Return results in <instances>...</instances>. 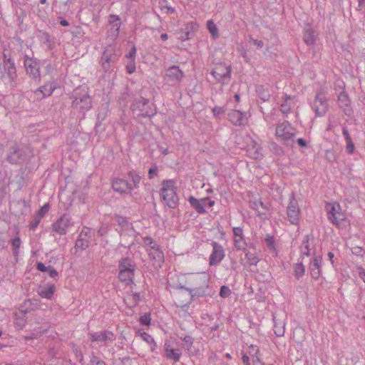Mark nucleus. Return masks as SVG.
<instances>
[{
  "label": "nucleus",
  "instance_id": "nucleus-1",
  "mask_svg": "<svg viewBox=\"0 0 365 365\" xmlns=\"http://www.w3.org/2000/svg\"><path fill=\"white\" fill-rule=\"evenodd\" d=\"M72 108L75 111L85 113L92 106L91 97L84 88H77L73 93Z\"/></svg>",
  "mask_w": 365,
  "mask_h": 365
},
{
  "label": "nucleus",
  "instance_id": "nucleus-2",
  "mask_svg": "<svg viewBox=\"0 0 365 365\" xmlns=\"http://www.w3.org/2000/svg\"><path fill=\"white\" fill-rule=\"evenodd\" d=\"M296 133L297 130L287 120L278 123L275 129L277 138L287 146L294 144Z\"/></svg>",
  "mask_w": 365,
  "mask_h": 365
},
{
  "label": "nucleus",
  "instance_id": "nucleus-3",
  "mask_svg": "<svg viewBox=\"0 0 365 365\" xmlns=\"http://www.w3.org/2000/svg\"><path fill=\"white\" fill-rule=\"evenodd\" d=\"M176 190L177 187L175 180H165L162 182V199L170 208H175L178 205V196Z\"/></svg>",
  "mask_w": 365,
  "mask_h": 365
},
{
  "label": "nucleus",
  "instance_id": "nucleus-4",
  "mask_svg": "<svg viewBox=\"0 0 365 365\" xmlns=\"http://www.w3.org/2000/svg\"><path fill=\"white\" fill-rule=\"evenodd\" d=\"M132 110L135 115L143 117H151L156 113L154 105L144 98L135 101Z\"/></svg>",
  "mask_w": 365,
  "mask_h": 365
},
{
  "label": "nucleus",
  "instance_id": "nucleus-5",
  "mask_svg": "<svg viewBox=\"0 0 365 365\" xmlns=\"http://www.w3.org/2000/svg\"><path fill=\"white\" fill-rule=\"evenodd\" d=\"M120 54L117 53L116 48L113 46L106 47L101 58V66L104 71L107 72L111 70L113 65L118 60Z\"/></svg>",
  "mask_w": 365,
  "mask_h": 365
},
{
  "label": "nucleus",
  "instance_id": "nucleus-6",
  "mask_svg": "<svg viewBox=\"0 0 365 365\" xmlns=\"http://www.w3.org/2000/svg\"><path fill=\"white\" fill-rule=\"evenodd\" d=\"M328 219L336 226H341L346 220V214L341 211V208L338 203H328L326 205Z\"/></svg>",
  "mask_w": 365,
  "mask_h": 365
},
{
  "label": "nucleus",
  "instance_id": "nucleus-7",
  "mask_svg": "<svg viewBox=\"0 0 365 365\" xmlns=\"http://www.w3.org/2000/svg\"><path fill=\"white\" fill-rule=\"evenodd\" d=\"M24 67L26 73L35 82L38 83L41 81L40 64L41 62L36 59L26 56L24 58Z\"/></svg>",
  "mask_w": 365,
  "mask_h": 365
},
{
  "label": "nucleus",
  "instance_id": "nucleus-8",
  "mask_svg": "<svg viewBox=\"0 0 365 365\" xmlns=\"http://www.w3.org/2000/svg\"><path fill=\"white\" fill-rule=\"evenodd\" d=\"M312 108L317 116L322 117L327 113L329 104L326 95L322 89L317 91Z\"/></svg>",
  "mask_w": 365,
  "mask_h": 365
},
{
  "label": "nucleus",
  "instance_id": "nucleus-9",
  "mask_svg": "<svg viewBox=\"0 0 365 365\" xmlns=\"http://www.w3.org/2000/svg\"><path fill=\"white\" fill-rule=\"evenodd\" d=\"M143 242L147 246V251L150 257L155 260L158 264L163 262L164 255L159 246L155 243L152 238L145 237Z\"/></svg>",
  "mask_w": 365,
  "mask_h": 365
},
{
  "label": "nucleus",
  "instance_id": "nucleus-10",
  "mask_svg": "<svg viewBox=\"0 0 365 365\" xmlns=\"http://www.w3.org/2000/svg\"><path fill=\"white\" fill-rule=\"evenodd\" d=\"M300 208L295 199L294 194L292 192L289 197V202L287 209V214L289 221L293 225H298L300 218Z\"/></svg>",
  "mask_w": 365,
  "mask_h": 365
},
{
  "label": "nucleus",
  "instance_id": "nucleus-11",
  "mask_svg": "<svg viewBox=\"0 0 365 365\" xmlns=\"http://www.w3.org/2000/svg\"><path fill=\"white\" fill-rule=\"evenodd\" d=\"M230 73L231 69L230 66L225 64H219L212 69L211 75L217 82L226 84L230 80Z\"/></svg>",
  "mask_w": 365,
  "mask_h": 365
},
{
  "label": "nucleus",
  "instance_id": "nucleus-12",
  "mask_svg": "<svg viewBox=\"0 0 365 365\" xmlns=\"http://www.w3.org/2000/svg\"><path fill=\"white\" fill-rule=\"evenodd\" d=\"M73 225V222L68 215H62L56 222L53 223V230L60 235H66L69 228Z\"/></svg>",
  "mask_w": 365,
  "mask_h": 365
},
{
  "label": "nucleus",
  "instance_id": "nucleus-13",
  "mask_svg": "<svg viewBox=\"0 0 365 365\" xmlns=\"http://www.w3.org/2000/svg\"><path fill=\"white\" fill-rule=\"evenodd\" d=\"M184 73L177 66L169 67L164 77L165 81L171 86L178 84L183 78Z\"/></svg>",
  "mask_w": 365,
  "mask_h": 365
},
{
  "label": "nucleus",
  "instance_id": "nucleus-14",
  "mask_svg": "<svg viewBox=\"0 0 365 365\" xmlns=\"http://www.w3.org/2000/svg\"><path fill=\"white\" fill-rule=\"evenodd\" d=\"M337 86L341 90L338 94V105L346 115L350 116L353 113L351 100L348 94L344 91L343 86L339 84Z\"/></svg>",
  "mask_w": 365,
  "mask_h": 365
},
{
  "label": "nucleus",
  "instance_id": "nucleus-15",
  "mask_svg": "<svg viewBox=\"0 0 365 365\" xmlns=\"http://www.w3.org/2000/svg\"><path fill=\"white\" fill-rule=\"evenodd\" d=\"M108 26V36H110L112 39H115L119 35L120 28L121 26L120 17L118 15H110Z\"/></svg>",
  "mask_w": 365,
  "mask_h": 365
},
{
  "label": "nucleus",
  "instance_id": "nucleus-16",
  "mask_svg": "<svg viewBox=\"0 0 365 365\" xmlns=\"http://www.w3.org/2000/svg\"><path fill=\"white\" fill-rule=\"evenodd\" d=\"M212 245L213 250L210 257V264L212 265L221 262L225 255L224 250L220 245L215 242H212Z\"/></svg>",
  "mask_w": 365,
  "mask_h": 365
},
{
  "label": "nucleus",
  "instance_id": "nucleus-17",
  "mask_svg": "<svg viewBox=\"0 0 365 365\" xmlns=\"http://www.w3.org/2000/svg\"><path fill=\"white\" fill-rule=\"evenodd\" d=\"M89 336L93 341H113L115 340V335L109 331L90 332Z\"/></svg>",
  "mask_w": 365,
  "mask_h": 365
},
{
  "label": "nucleus",
  "instance_id": "nucleus-18",
  "mask_svg": "<svg viewBox=\"0 0 365 365\" xmlns=\"http://www.w3.org/2000/svg\"><path fill=\"white\" fill-rule=\"evenodd\" d=\"M113 189L119 193H128L132 190L131 185L125 180L118 178L113 181Z\"/></svg>",
  "mask_w": 365,
  "mask_h": 365
},
{
  "label": "nucleus",
  "instance_id": "nucleus-19",
  "mask_svg": "<svg viewBox=\"0 0 365 365\" xmlns=\"http://www.w3.org/2000/svg\"><path fill=\"white\" fill-rule=\"evenodd\" d=\"M208 200V197H204L200 200H198L192 196L189 197L188 202L190 205L198 212L200 214H204L207 211L205 210V207L207 205V201Z\"/></svg>",
  "mask_w": 365,
  "mask_h": 365
},
{
  "label": "nucleus",
  "instance_id": "nucleus-20",
  "mask_svg": "<svg viewBox=\"0 0 365 365\" xmlns=\"http://www.w3.org/2000/svg\"><path fill=\"white\" fill-rule=\"evenodd\" d=\"M228 120L235 125H241L246 120V115L238 110H231L227 113Z\"/></svg>",
  "mask_w": 365,
  "mask_h": 365
},
{
  "label": "nucleus",
  "instance_id": "nucleus-21",
  "mask_svg": "<svg viewBox=\"0 0 365 365\" xmlns=\"http://www.w3.org/2000/svg\"><path fill=\"white\" fill-rule=\"evenodd\" d=\"M55 89V86L51 83H46L42 87L39 88L34 91V95L36 99H42L45 97L49 96L52 94Z\"/></svg>",
  "mask_w": 365,
  "mask_h": 365
},
{
  "label": "nucleus",
  "instance_id": "nucleus-22",
  "mask_svg": "<svg viewBox=\"0 0 365 365\" xmlns=\"http://www.w3.org/2000/svg\"><path fill=\"white\" fill-rule=\"evenodd\" d=\"M56 287L54 284H47L43 286H40L38 289V294L42 298L51 299L54 294Z\"/></svg>",
  "mask_w": 365,
  "mask_h": 365
},
{
  "label": "nucleus",
  "instance_id": "nucleus-23",
  "mask_svg": "<svg viewBox=\"0 0 365 365\" xmlns=\"http://www.w3.org/2000/svg\"><path fill=\"white\" fill-rule=\"evenodd\" d=\"M322 257L320 256L315 257L309 264L310 274L312 278L318 279L320 275V264Z\"/></svg>",
  "mask_w": 365,
  "mask_h": 365
},
{
  "label": "nucleus",
  "instance_id": "nucleus-24",
  "mask_svg": "<svg viewBox=\"0 0 365 365\" xmlns=\"http://www.w3.org/2000/svg\"><path fill=\"white\" fill-rule=\"evenodd\" d=\"M4 58L6 74L11 81H14L16 78L15 64L10 58L6 59V56H4Z\"/></svg>",
  "mask_w": 365,
  "mask_h": 365
},
{
  "label": "nucleus",
  "instance_id": "nucleus-25",
  "mask_svg": "<svg viewBox=\"0 0 365 365\" xmlns=\"http://www.w3.org/2000/svg\"><path fill=\"white\" fill-rule=\"evenodd\" d=\"M317 34L314 30L309 27L304 31V41L308 46H313L317 40Z\"/></svg>",
  "mask_w": 365,
  "mask_h": 365
},
{
  "label": "nucleus",
  "instance_id": "nucleus-26",
  "mask_svg": "<svg viewBox=\"0 0 365 365\" xmlns=\"http://www.w3.org/2000/svg\"><path fill=\"white\" fill-rule=\"evenodd\" d=\"M252 210H255L257 215L262 220H266L269 217V210L266 206L264 205V203L262 202H255L252 203Z\"/></svg>",
  "mask_w": 365,
  "mask_h": 365
},
{
  "label": "nucleus",
  "instance_id": "nucleus-27",
  "mask_svg": "<svg viewBox=\"0 0 365 365\" xmlns=\"http://www.w3.org/2000/svg\"><path fill=\"white\" fill-rule=\"evenodd\" d=\"M165 356L168 359L178 361L181 356V352L178 349L172 348L169 344L165 345Z\"/></svg>",
  "mask_w": 365,
  "mask_h": 365
},
{
  "label": "nucleus",
  "instance_id": "nucleus-28",
  "mask_svg": "<svg viewBox=\"0 0 365 365\" xmlns=\"http://www.w3.org/2000/svg\"><path fill=\"white\" fill-rule=\"evenodd\" d=\"M36 268L38 271L42 272H47L50 277L56 278L58 275V272L51 266H46L42 262L37 263Z\"/></svg>",
  "mask_w": 365,
  "mask_h": 365
},
{
  "label": "nucleus",
  "instance_id": "nucleus-29",
  "mask_svg": "<svg viewBox=\"0 0 365 365\" xmlns=\"http://www.w3.org/2000/svg\"><path fill=\"white\" fill-rule=\"evenodd\" d=\"M26 311L20 310L15 313L14 324L19 329H23L26 325Z\"/></svg>",
  "mask_w": 365,
  "mask_h": 365
},
{
  "label": "nucleus",
  "instance_id": "nucleus-30",
  "mask_svg": "<svg viewBox=\"0 0 365 365\" xmlns=\"http://www.w3.org/2000/svg\"><path fill=\"white\" fill-rule=\"evenodd\" d=\"M135 270H123L119 272L118 278L120 281L129 284L133 282Z\"/></svg>",
  "mask_w": 365,
  "mask_h": 365
},
{
  "label": "nucleus",
  "instance_id": "nucleus-31",
  "mask_svg": "<svg viewBox=\"0 0 365 365\" xmlns=\"http://www.w3.org/2000/svg\"><path fill=\"white\" fill-rule=\"evenodd\" d=\"M119 272L123 270H135V266L129 258H122L118 264Z\"/></svg>",
  "mask_w": 365,
  "mask_h": 365
},
{
  "label": "nucleus",
  "instance_id": "nucleus-32",
  "mask_svg": "<svg viewBox=\"0 0 365 365\" xmlns=\"http://www.w3.org/2000/svg\"><path fill=\"white\" fill-rule=\"evenodd\" d=\"M138 334H139V335H140L143 340L145 341V342H147L150 345L151 351H154L157 348V344H156L154 339L153 338V336H151L150 334H148L146 332L139 331Z\"/></svg>",
  "mask_w": 365,
  "mask_h": 365
},
{
  "label": "nucleus",
  "instance_id": "nucleus-33",
  "mask_svg": "<svg viewBox=\"0 0 365 365\" xmlns=\"http://www.w3.org/2000/svg\"><path fill=\"white\" fill-rule=\"evenodd\" d=\"M284 102L280 105V110L283 113H288L292 107V101L290 96L284 95Z\"/></svg>",
  "mask_w": 365,
  "mask_h": 365
},
{
  "label": "nucleus",
  "instance_id": "nucleus-34",
  "mask_svg": "<svg viewBox=\"0 0 365 365\" xmlns=\"http://www.w3.org/2000/svg\"><path fill=\"white\" fill-rule=\"evenodd\" d=\"M256 93H257L259 98L263 101H269L270 98L269 92L267 89L264 88L262 86H257L256 87Z\"/></svg>",
  "mask_w": 365,
  "mask_h": 365
},
{
  "label": "nucleus",
  "instance_id": "nucleus-35",
  "mask_svg": "<svg viewBox=\"0 0 365 365\" xmlns=\"http://www.w3.org/2000/svg\"><path fill=\"white\" fill-rule=\"evenodd\" d=\"M207 27L209 32L214 38H217L219 36L218 28L212 20L207 21Z\"/></svg>",
  "mask_w": 365,
  "mask_h": 365
},
{
  "label": "nucleus",
  "instance_id": "nucleus-36",
  "mask_svg": "<svg viewBox=\"0 0 365 365\" xmlns=\"http://www.w3.org/2000/svg\"><path fill=\"white\" fill-rule=\"evenodd\" d=\"M13 254L15 257H17L19 252V248L21 245V240L19 237H16L11 240Z\"/></svg>",
  "mask_w": 365,
  "mask_h": 365
},
{
  "label": "nucleus",
  "instance_id": "nucleus-37",
  "mask_svg": "<svg viewBox=\"0 0 365 365\" xmlns=\"http://www.w3.org/2000/svg\"><path fill=\"white\" fill-rule=\"evenodd\" d=\"M309 241V235H305L302 243V254L303 255L309 256L310 255Z\"/></svg>",
  "mask_w": 365,
  "mask_h": 365
},
{
  "label": "nucleus",
  "instance_id": "nucleus-38",
  "mask_svg": "<svg viewBox=\"0 0 365 365\" xmlns=\"http://www.w3.org/2000/svg\"><path fill=\"white\" fill-rule=\"evenodd\" d=\"M294 276L299 279L304 274L305 267L302 263L295 264L294 266Z\"/></svg>",
  "mask_w": 365,
  "mask_h": 365
},
{
  "label": "nucleus",
  "instance_id": "nucleus-39",
  "mask_svg": "<svg viewBox=\"0 0 365 365\" xmlns=\"http://www.w3.org/2000/svg\"><path fill=\"white\" fill-rule=\"evenodd\" d=\"M254 149L255 152L252 154V158L260 159L263 156L262 149L256 142L252 140V150Z\"/></svg>",
  "mask_w": 365,
  "mask_h": 365
},
{
  "label": "nucleus",
  "instance_id": "nucleus-40",
  "mask_svg": "<svg viewBox=\"0 0 365 365\" xmlns=\"http://www.w3.org/2000/svg\"><path fill=\"white\" fill-rule=\"evenodd\" d=\"M160 7L161 10L164 11L168 14H172L175 12V9L174 7H172L170 5L167 4V1L163 0L160 2Z\"/></svg>",
  "mask_w": 365,
  "mask_h": 365
},
{
  "label": "nucleus",
  "instance_id": "nucleus-41",
  "mask_svg": "<svg viewBox=\"0 0 365 365\" xmlns=\"http://www.w3.org/2000/svg\"><path fill=\"white\" fill-rule=\"evenodd\" d=\"M267 247L270 251L275 252L274 238L272 235H268L264 239Z\"/></svg>",
  "mask_w": 365,
  "mask_h": 365
},
{
  "label": "nucleus",
  "instance_id": "nucleus-42",
  "mask_svg": "<svg viewBox=\"0 0 365 365\" xmlns=\"http://www.w3.org/2000/svg\"><path fill=\"white\" fill-rule=\"evenodd\" d=\"M83 232V230L81 233L79 238L77 240L76 242V247L81 250H84L88 246V242L86 240L82 238Z\"/></svg>",
  "mask_w": 365,
  "mask_h": 365
},
{
  "label": "nucleus",
  "instance_id": "nucleus-43",
  "mask_svg": "<svg viewBox=\"0 0 365 365\" xmlns=\"http://www.w3.org/2000/svg\"><path fill=\"white\" fill-rule=\"evenodd\" d=\"M234 242L237 250H244L245 248V242L242 235L238 237H234Z\"/></svg>",
  "mask_w": 365,
  "mask_h": 365
},
{
  "label": "nucleus",
  "instance_id": "nucleus-44",
  "mask_svg": "<svg viewBox=\"0 0 365 365\" xmlns=\"http://www.w3.org/2000/svg\"><path fill=\"white\" fill-rule=\"evenodd\" d=\"M139 321L143 325H149L151 321L150 314L149 313L144 314L140 317Z\"/></svg>",
  "mask_w": 365,
  "mask_h": 365
},
{
  "label": "nucleus",
  "instance_id": "nucleus-45",
  "mask_svg": "<svg viewBox=\"0 0 365 365\" xmlns=\"http://www.w3.org/2000/svg\"><path fill=\"white\" fill-rule=\"evenodd\" d=\"M41 40L42 41L46 44L47 47L51 48L53 45V41L51 40L50 36L46 34L43 33L41 36Z\"/></svg>",
  "mask_w": 365,
  "mask_h": 365
},
{
  "label": "nucleus",
  "instance_id": "nucleus-46",
  "mask_svg": "<svg viewBox=\"0 0 365 365\" xmlns=\"http://www.w3.org/2000/svg\"><path fill=\"white\" fill-rule=\"evenodd\" d=\"M326 159L331 163H333L336 160V155L334 150H327L325 153Z\"/></svg>",
  "mask_w": 365,
  "mask_h": 365
},
{
  "label": "nucleus",
  "instance_id": "nucleus-47",
  "mask_svg": "<svg viewBox=\"0 0 365 365\" xmlns=\"http://www.w3.org/2000/svg\"><path fill=\"white\" fill-rule=\"evenodd\" d=\"M126 71L129 74H132L135 71V61H129L126 65Z\"/></svg>",
  "mask_w": 365,
  "mask_h": 365
},
{
  "label": "nucleus",
  "instance_id": "nucleus-48",
  "mask_svg": "<svg viewBox=\"0 0 365 365\" xmlns=\"http://www.w3.org/2000/svg\"><path fill=\"white\" fill-rule=\"evenodd\" d=\"M14 154L9 155L8 156L9 160L12 163H16L19 162V156H16V154H17L18 148L16 147L13 148Z\"/></svg>",
  "mask_w": 365,
  "mask_h": 365
},
{
  "label": "nucleus",
  "instance_id": "nucleus-49",
  "mask_svg": "<svg viewBox=\"0 0 365 365\" xmlns=\"http://www.w3.org/2000/svg\"><path fill=\"white\" fill-rule=\"evenodd\" d=\"M231 291L229 287L226 286H222L220 289V295L223 297H227L230 295Z\"/></svg>",
  "mask_w": 365,
  "mask_h": 365
},
{
  "label": "nucleus",
  "instance_id": "nucleus-50",
  "mask_svg": "<svg viewBox=\"0 0 365 365\" xmlns=\"http://www.w3.org/2000/svg\"><path fill=\"white\" fill-rule=\"evenodd\" d=\"M274 332L277 336H282L284 334V327L277 326V324H274Z\"/></svg>",
  "mask_w": 365,
  "mask_h": 365
},
{
  "label": "nucleus",
  "instance_id": "nucleus-51",
  "mask_svg": "<svg viewBox=\"0 0 365 365\" xmlns=\"http://www.w3.org/2000/svg\"><path fill=\"white\" fill-rule=\"evenodd\" d=\"M351 252L354 255L362 256L363 253L364 252V250L361 247L356 246L351 248Z\"/></svg>",
  "mask_w": 365,
  "mask_h": 365
},
{
  "label": "nucleus",
  "instance_id": "nucleus-52",
  "mask_svg": "<svg viewBox=\"0 0 365 365\" xmlns=\"http://www.w3.org/2000/svg\"><path fill=\"white\" fill-rule=\"evenodd\" d=\"M212 113L216 118H220V115L225 113V109L222 107H214L212 108Z\"/></svg>",
  "mask_w": 365,
  "mask_h": 365
},
{
  "label": "nucleus",
  "instance_id": "nucleus-53",
  "mask_svg": "<svg viewBox=\"0 0 365 365\" xmlns=\"http://www.w3.org/2000/svg\"><path fill=\"white\" fill-rule=\"evenodd\" d=\"M158 172V166L156 165H152V167L149 169L148 171V178L150 179H153L156 175Z\"/></svg>",
  "mask_w": 365,
  "mask_h": 365
},
{
  "label": "nucleus",
  "instance_id": "nucleus-54",
  "mask_svg": "<svg viewBox=\"0 0 365 365\" xmlns=\"http://www.w3.org/2000/svg\"><path fill=\"white\" fill-rule=\"evenodd\" d=\"M91 363L92 365H106V363L101 361L98 357L92 356L91 359Z\"/></svg>",
  "mask_w": 365,
  "mask_h": 365
},
{
  "label": "nucleus",
  "instance_id": "nucleus-55",
  "mask_svg": "<svg viewBox=\"0 0 365 365\" xmlns=\"http://www.w3.org/2000/svg\"><path fill=\"white\" fill-rule=\"evenodd\" d=\"M255 351L254 349V346L252 345V351ZM259 349L257 348L256 350H255V358H256V361L255 360L254 357L252 356V364H254V365H262V362L259 359Z\"/></svg>",
  "mask_w": 365,
  "mask_h": 365
},
{
  "label": "nucleus",
  "instance_id": "nucleus-56",
  "mask_svg": "<svg viewBox=\"0 0 365 365\" xmlns=\"http://www.w3.org/2000/svg\"><path fill=\"white\" fill-rule=\"evenodd\" d=\"M355 146L352 140L346 141V150L349 154H352L354 151Z\"/></svg>",
  "mask_w": 365,
  "mask_h": 365
},
{
  "label": "nucleus",
  "instance_id": "nucleus-57",
  "mask_svg": "<svg viewBox=\"0 0 365 365\" xmlns=\"http://www.w3.org/2000/svg\"><path fill=\"white\" fill-rule=\"evenodd\" d=\"M49 209V204L46 203L44 204L41 209L38 211V214L41 217H43L46 215V213L48 211Z\"/></svg>",
  "mask_w": 365,
  "mask_h": 365
},
{
  "label": "nucleus",
  "instance_id": "nucleus-58",
  "mask_svg": "<svg viewBox=\"0 0 365 365\" xmlns=\"http://www.w3.org/2000/svg\"><path fill=\"white\" fill-rule=\"evenodd\" d=\"M182 339L185 342L188 349L192 346L193 341L191 336H185V337L182 338Z\"/></svg>",
  "mask_w": 365,
  "mask_h": 365
},
{
  "label": "nucleus",
  "instance_id": "nucleus-59",
  "mask_svg": "<svg viewBox=\"0 0 365 365\" xmlns=\"http://www.w3.org/2000/svg\"><path fill=\"white\" fill-rule=\"evenodd\" d=\"M135 54H136V48L135 46H133L132 48L131 51L129 52V53L127 54L125 56L129 60L135 61Z\"/></svg>",
  "mask_w": 365,
  "mask_h": 365
},
{
  "label": "nucleus",
  "instance_id": "nucleus-60",
  "mask_svg": "<svg viewBox=\"0 0 365 365\" xmlns=\"http://www.w3.org/2000/svg\"><path fill=\"white\" fill-rule=\"evenodd\" d=\"M357 10L359 11H362L363 14L365 15V0H359Z\"/></svg>",
  "mask_w": 365,
  "mask_h": 365
},
{
  "label": "nucleus",
  "instance_id": "nucleus-61",
  "mask_svg": "<svg viewBox=\"0 0 365 365\" xmlns=\"http://www.w3.org/2000/svg\"><path fill=\"white\" fill-rule=\"evenodd\" d=\"M342 134H343L346 141L351 140V138L349 133V131H348V129L346 128V127H343Z\"/></svg>",
  "mask_w": 365,
  "mask_h": 365
},
{
  "label": "nucleus",
  "instance_id": "nucleus-62",
  "mask_svg": "<svg viewBox=\"0 0 365 365\" xmlns=\"http://www.w3.org/2000/svg\"><path fill=\"white\" fill-rule=\"evenodd\" d=\"M234 237H238L242 235V230L240 227L233 228Z\"/></svg>",
  "mask_w": 365,
  "mask_h": 365
},
{
  "label": "nucleus",
  "instance_id": "nucleus-63",
  "mask_svg": "<svg viewBox=\"0 0 365 365\" xmlns=\"http://www.w3.org/2000/svg\"><path fill=\"white\" fill-rule=\"evenodd\" d=\"M118 223L120 225L123 227H128L130 226L129 223L127 222V220L125 218L120 217L118 220Z\"/></svg>",
  "mask_w": 365,
  "mask_h": 365
},
{
  "label": "nucleus",
  "instance_id": "nucleus-64",
  "mask_svg": "<svg viewBox=\"0 0 365 365\" xmlns=\"http://www.w3.org/2000/svg\"><path fill=\"white\" fill-rule=\"evenodd\" d=\"M358 269L360 278L365 282V269L362 267H359Z\"/></svg>",
  "mask_w": 365,
  "mask_h": 365
}]
</instances>
